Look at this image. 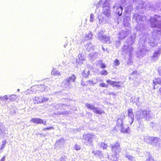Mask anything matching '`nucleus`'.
<instances>
[{
    "label": "nucleus",
    "instance_id": "1a4fd4ad",
    "mask_svg": "<svg viewBox=\"0 0 161 161\" xmlns=\"http://www.w3.org/2000/svg\"><path fill=\"white\" fill-rule=\"evenodd\" d=\"M96 136L93 133H88L84 135L83 139L85 140V144L86 145L90 146L92 144L93 139H96Z\"/></svg>",
    "mask_w": 161,
    "mask_h": 161
},
{
    "label": "nucleus",
    "instance_id": "f3484780",
    "mask_svg": "<svg viewBox=\"0 0 161 161\" xmlns=\"http://www.w3.org/2000/svg\"><path fill=\"white\" fill-rule=\"evenodd\" d=\"M30 121L38 124L42 123L43 125H46V121L43 122L42 119L39 118H32Z\"/></svg>",
    "mask_w": 161,
    "mask_h": 161
},
{
    "label": "nucleus",
    "instance_id": "423d86ee",
    "mask_svg": "<svg viewBox=\"0 0 161 161\" xmlns=\"http://www.w3.org/2000/svg\"><path fill=\"white\" fill-rule=\"evenodd\" d=\"M103 34V31L102 30L100 31L97 36L98 39L103 43L108 44L111 43L112 42V40L110 38V37L106 35H104Z\"/></svg>",
    "mask_w": 161,
    "mask_h": 161
},
{
    "label": "nucleus",
    "instance_id": "4d7b16f0",
    "mask_svg": "<svg viewBox=\"0 0 161 161\" xmlns=\"http://www.w3.org/2000/svg\"><path fill=\"white\" fill-rule=\"evenodd\" d=\"M113 86H114L119 87L120 85L119 84L118 82L116 81H114Z\"/></svg>",
    "mask_w": 161,
    "mask_h": 161
},
{
    "label": "nucleus",
    "instance_id": "f03ea898",
    "mask_svg": "<svg viewBox=\"0 0 161 161\" xmlns=\"http://www.w3.org/2000/svg\"><path fill=\"white\" fill-rule=\"evenodd\" d=\"M133 19L138 23L136 27V30L139 31L141 32L143 31L145 29L143 22L146 20V17L142 14H140L138 13H136L134 15Z\"/></svg>",
    "mask_w": 161,
    "mask_h": 161
},
{
    "label": "nucleus",
    "instance_id": "4468645a",
    "mask_svg": "<svg viewBox=\"0 0 161 161\" xmlns=\"http://www.w3.org/2000/svg\"><path fill=\"white\" fill-rule=\"evenodd\" d=\"M161 53V50L159 49L158 50L155 51L151 59L154 61L157 60Z\"/></svg>",
    "mask_w": 161,
    "mask_h": 161
},
{
    "label": "nucleus",
    "instance_id": "a211bd4d",
    "mask_svg": "<svg viewBox=\"0 0 161 161\" xmlns=\"http://www.w3.org/2000/svg\"><path fill=\"white\" fill-rule=\"evenodd\" d=\"M98 53L95 52L91 53L89 55V58L90 59L94 60L98 58Z\"/></svg>",
    "mask_w": 161,
    "mask_h": 161
},
{
    "label": "nucleus",
    "instance_id": "0eeeda50",
    "mask_svg": "<svg viewBox=\"0 0 161 161\" xmlns=\"http://www.w3.org/2000/svg\"><path fill=\"white\" fill-rule=\"evenodd\" d=\"M138 48L137 51V56L138 57L145 55L148 50L146 48L144 41H140L138 43Z\"/></svg>",
    "mask_w": 161,
    "mask_h": 161
},
{
    "label": "nucleus",
    "instance_id": "052dcab7",
    "mask_svg": "<svg viewBox=\"0 0 161 161\" xmlns=\"http://www.w3.org/2000/svg\"><path fill=\"white\" fill-rule=\"evenodd\" d=\"M75 149L76 150L80 149V147L79 145H76L75 146Z\"/></svg>",
    "mask_w": 161,
    "mask_h": 161
},
{
    "label": "nucleus",
    "instance_id": "9d476101",
    "mask_svg": "<svg viewBox=\"0 0 161 161\" xmlns=\"http://www.w3.org/2000/svg\"><path fill=\"white\" fill-rule=\"evenodd\" d=\"M130 33V31L128 29H126V31H121L119 34V40L117 42V45H119L120 44V40H121L122 39H124Z\"/></svg>",
    "mask_w": 161,
    "mask_h": 161
},
{
    "label": "nucleus",
    "instance_id": "473e14b6",
    "mask_svg": "<svg viewBox=\"0 0 161 161\" xmlns=\"http://www.w3.org/2000/svg\"><path fill=\"white\" fill-rule=\"evenodd\" d=\"M52 75H56L57 76H59L60 75V73L58 71L54 69H53L52 70L51 73Z\"/></svg>",
    "mask_w": 161,
    "mask_h": 161
},
{
    "label": "nucleus",
    "instance_id": "09e8293b",
    "mask_svg": "<svg viewBox=\"0 0 161 161\" xmlns=\"http://www.w3.org/2000/svg\"><path fill=\"white\" fill-rule=\"evenodd\" d=\"M6 143V141H2V143L0 149L2 150L3 148H4Z\"/></svg>",
    "mask_w": 161,
    "mask_h": 161
},
{
    "label": "nucleus",
    "instance_id": "2eb2a0df",
    "mask_svg": "<svg viewBox=\"0 0 161 161\" xmlns=\"http://www.w3.org/2000/svg\"><path fill=\"white\" fill-rule=\"evenodd\" d=\"M130 18L129 16H127L125 17L124 19L123 23L124 26L127 28H130Z\"/></svg>",
    "mask_w": 161,
    "mask_h": 161
},
{
    "label": "nucleus",
    "instance_id": "0e129e2a",
    "mask_svg": "<svg viewBox=\"0 0 161 161\" xmlns=\"http://www.w3.org/2000/svg\"><path fill=\"white\" fill-rule=\"evenodd\" d=\"M102 50L104 51H106V52H108V53L109 52V50H108V48H106V49H105V48L104 47H102Z\"/></svg>",
    "mask_w": 161,
    "mask_h": 161
},
{
    "label": "nucleus",
    "instance_id": "b1692460",
    "mask_svg": "<svg viewBox=\"0 0 161 161\" xmlns=\"http://www.w3.org/2000/svg\"><path fill=\"white\" fill-rule=\"evenodd\" d=\"M93 112L95 113L100 114L104 113L101 108L97 107H95Z\"/></svg>",
    "mask_w": 161,
    "mask_h": 161
},
{
    "label": "nucleus",
    "instance_id": "c756f323",
    "mask_svg": "<svg viewBox=\"0 0 161 161\" xmlns=\"http://www.w3.org/2000/svg\"><path fill=\"white\" fill-rule=\"evenodd\" d=\"M85 105L88 108L92 110L93 111L95 107L93 105L90 103H86Z\"/></svg>",
    "mask_w": 161,
    "mask_h": 161
},
{
    "label": "nucleus",
    "instance_id": "79ce46f5",
    "mask_svg": "<svg viewBox=\"0 0 161 161\" xmlns=\"http://www.w3.org/2000/svg\"><path fill=\"white\" fill-rule=\"evenodd\" d=\"M122 132L125 133H130V129L129 127L126 128V129H122Z\"/></svg>",
    "mask_w": 161,
    "mask_h": 161
},
{
    "label": "nucleus",
    "instance_id": "bb28decb",
    "mask_svg": "<svg viewBox=\"0 0 161 161\" xmlns=\"http://www.w3.org/2000/svg\"><path fill=\"white\" fill-rule=\"evenodd\" d=\"M122 11L123 8L122 7L120 6L119 7H117L116 13L119 16H120L122 15Z\"/></svg>",
    "mask_w": 161,
    "mask_h": 161
},
{
    "label": "nucleus",
    "instance_id": "8fccbe9b",
    "mask_svg": "<svg viewBox=\"0 0 161 161\" xmlns=\"http://www.w3.org/2000/svg\"><path fill=\"white\" fill-rule=\"evenodd\" d=\"M49 99L47 98L43 97H42L41 103H43L47 102L48 100Z\"/></svg>",
    "mask_w": 161,
    "mask_h": 161
},
{
    "label": "nucleus",
    "instance_id": "e433bc0d",
    "mask_svg": "<svg viewBox=\"0 0 161 161\" xmlns=\"http://www.w3.org/2000/svg\"><path fill=\"white\" fill-rule=\"evenodd\" d=\"M130 101L133 103H136L139 102V98L134 96L130 98Z\"/></svg>",
    "mask_w": 161,
    "mask_h": 161
},
{
    "label": "nucleus",
    "instance_id": "774afa93",
    "mask_svg": "<svg viewBox=\"0 0 161 161\" xmlns=\"http://www.w3.org/2000/svg\"><path fill=\"white\" fill-rule=\"evenodd\" d=\"M102 2H103L102 0H100L99 1L98 3L97 4V5L98 7L101 4V3Z\"/></svg>",
    "mask_w": 161,
    "mask_h": 161
},
{
    "label": "nucleus",
    "instance_id": "a18cd8bd",
    "mask_svg": "<svg viewBox=\"0 0 161 161\" xmlns=\"http://www.w3.org/2000/svg\"><path fill=\"white\" fill-rule=\"evenodd\" d=\"M0 99L2 101H4L5 100H7L9 99L8 97L7 96V95L3 96V97H1Z\"/></svg>",
    "mask_w": 161,
    "mask_h": 161
},
{
    "label": "nucleus",
    "instance_id": "6e6d98bb",
    "mask_svg": "<svg viewBox=\"0 0 161 161\" xmlns=\"http://www.w3.org/2000/svg\"><path fill=\"white\" fill-rule=\"evenodd\" d=\"M145 161H155L152 156H150L147 158Z\"/></svg>",
    "mask_w": 161,
    "mask_h": 161
},
{
    "label": "nucleus",
    "instance_id": "4c0bfd02",
    "mask_svg": "<svg viewBox=\"0 0 161 161\" xmlns=\"http://www.w3.org/2000/svg\"><path fill=\"white\" fill-rule=\"evenodd\" d=\"M117 125L118 126L121 127L123 125V124L122 120L121 119H118Z\"/></svg>",
    "mask_w": 161,
    "mask_h": 161
},
{
    "label": "nucleus",
    "instance_id": "603ef678",
    "mask_svg": "<svg viewBox=\"0 0 161 161\" xmlns=\"http://www.w3.org/2000/svg\"><path fill=\"white\" fill-rule=\"evenodd\" d=\"M67 159L65 156L62 157L58 161H67Z\"/></svg>",
    "mask_w": 161,
    "mask_h": 161
},
{
    "label": "nucleus",
    "instance_id": "6ab92c4d",
    "mask_svg": "<svg viewBox=\"0 0 161 161\" xmlns=\"http://www.w3.org/2000/svg\"><path fill=\"white\" fill-rule=\"evenodd\" d=\"M108 157L113 161H117L119 159V155L116 153H114V155L109 156Z\"/></svg>",
    "mask_w": 161,
    "mask_h": 161
},
{
    "label": "nucleus",
    "instance_id": "f257e3e1",
    "mask_svg": "<svg viewBox=\"0 0 161 161\" xmlns=\"http://www.w3.org/2000/svg\"><path fill=\"white\" fill-rule=\"evenodd\" d=\"M103 8V13L98 16L99 23L101 24L108 23L109 21L110 12L108 0H106L104 3Z\"/></svg>",
    "mask_w": 161,
    "mask_h": 161
},
{
    "label": "nucleus",
    "instance_id": "6e6552de",
    "mask_svg": "<svg viewBox=\"0 0 161 161\" xmlns=\"http://www.w3.org/2000/svg\"><path fill=\"white\" fill-rule=\"evenodd\" d=\"M75 77L74 75L64 80L61 83L62 86L64 88H70V85L72 83H74L75 79Z\"/></svg>",
    "mask_w": 161,
    "mask_h": 161
},
{
    "label": "nucleus",
    "instance_id": "37998d69",
    "mask_svg": "<svg viewBox=\"0 0 161 161\" xmlns=\"http://www.w3.org/2000/svg\"><path fill=\"white\" fill-rule=\"evenodd\" d=\"M87 84L94 86L97 84V82H94L92 80H89L86 81Z\"/></svg>",
    "mask_w": 161,
    "mask_h": 161
},
{
    "label": "nucleus",
    "instance_id": "864d4df0",
    "mask_svg": "<svg viewBox=\"0 0 161 161\" xmlns=\"http://www.w3.org/2000/svg\"><path fill=\"white\" fill-rule=\"evenodd\" d=\"M86 37H88V39H92V34L91 32H89L88 33V35H86Z\"/></svg>",
    "mask_w": 161,
    "mask_h": 161
},
{
    "label": "nucleus",
    "instance_id": "338daca9",
    "mask_svg": "<svg viewBox=\"0 0 161 161\" xmlns=\"http://www.w3.org/2000/svg\"><path fill=\"white\" fill-rule=\"evenodd\" d=\"M5 156L3 157L0 160V161H5Z\"/></svg>",
    "mask_w": 161,
    "mask_h": 161
},
{
    "label": "nucleus",
    "instance_id": "a19ab883",
    "mask_svg": "<svg viewBox=\"0 0 161 161\" xmlns=\"http://www.w3.org/2000/svg\"><path fill=\"white\" fill-rule=\"evenodd\" d=\"M156 41H155V40L153 39V40H150V42H149V44L152 47H153L155 46L156 44Z\"/></svg>",
    "mask_w": 161,
    "mask_h": 161
},
{
    "label": "nucleus",
    "instance_id": "f704fd0d",
    "mask_svg": "<svg viewBox=\"0 0 161 161\" xmlns=\"http://www.w3.org/2000/svg\"><path fill=\"white\" fill-rule=\"evenodd\" d=\"M17 96L15 95H10L8 97L9 99L11 101H13L15 100L17 98Z\"/></svg>",
    "mask_w": 161,
    "mask_h": 161
},
{
    "label": "nucleus",
    "instance_id": "58836bf2",
    "mask_svg": "<svg viewBox=\"0 0 161 161\" xmlns=\"http://www.w3.org/2000/svg\"><path fill=\"white\" fill-rule=\"evenodd\" d=\"M155 124L157 125L156 128L158 131L160 132H161V124H160V122H159L155 123Z\"/></svg>",
    "mask_w": 161,
    "mask_h": 161
},
{
    "label": "nucleus",
    "instance_id": "c85d7f7f",
    "mask_svg": "<svg viewBox=\"0 0 161 161\" xmlns=\"http://www.w3.org/2000/svg\"><path fill=\"white\" fill-rule=\"evenodd\" d=\"M149 35L148 33H145L143 36V40H144V41L145 42L148 41L149 39Z\"/></svg>",
    "mask_w": 161,
    "mask_h": 161
},
{
    "label": "nucleus",
    "instance_id": "2f4dec72",
    "mask_svg": "<svg viewBox=\"0 0 161 161\" xmlns=\"http://www.w3.org/2000/svg\"><path fill=\"white\" fill-rule=\"evenodd\" d=\"M42 97L40 98L38 97H35L33 99L35 103H41Z\"/></svg>",
    "mask_w": 161,
    "mask_h": 161
},
{
    "label": "nucleus",
    "instance_id": "ddd939ff",
    "mask_svg": "<svg viewBox=\"0 0 161 161\" xmlns=\"http://www.w3.org/2000/svg\"><path fill=\"white\" fill-rule=\"evenodd\" d=\"M152 142L151 145L153 146L159 147H161V140L158 138L153 137Z\"/></svg>",
    "mask_w": 161,
    "mask_h": 161
},
{
    "label": "nucleus",
    "instance_id": "49530a36",
    "mask_svg": "<svg viewBox=\"0 0 161 161\" xmlns=\"http://www.w3.org/2000/svg\"><path fill=\"white\" fill-rule=\"evenodd\" d=\"M100 74L102 75H108V73L106 70H103L101 71Z\"/></svg>",
    "mask_w": 161,
    "mask_h": 161
},
{
    "label": "nucleus",
    "instance_id": "13d9d810",
    "mask_svg": "<svg viewBox=\"0 0 161 161\" xmlns=\"http://www.w3.org/2000/svg\"><path fill=\"white\" fill-rule=\"evenodd\" d=\"M114 81H112L110 80H107V82L110 84V85H113Z\"/></svg>",
    "mask_w": 161,
    "mask_h": 161
},
{
    "label": "nucleus",
    "instance_id": "412c9836",
    "mask_svg": "<svg viewBox=\"0 0 161 161\" xmlns=\"http://www.w3.org/2000/svg\"><path fill=\"white\" fill-rule=\"evenodd\" d=\"M153 137L146 136H144V141L149 144H151Z\"/></svg>",
    "mask_w": 161,
    "mask_h": 161
},
{
    "label": "nucleus",
    "instance_id": "7c9ffc66",
    "mask_svg": "<svg viewBox=\"0 0 161 161\" xmlns=\"http://www.w3.org/2000/svg\"><path fill=\"white\" fill-rule=\"evenodd\" d=\"M92 153L97 156H98L100 158L103 156V153L101 151H97L95 152V151H93Z\"/></svg>",
    "mask_w": 161,
    "mask_h": 161
},
{
    "label": "nucleus",
    "instance_id": "5701e85b",
    "mask_svg": "<svg viewBox=\"0 0 161 161\" xmlns=\"http://www.w3.org/2000/svg\"><path fill=\"white\" fill-rule=\"evenodd\" d=\"M96 65L97 66H100L101 68L102 69L105 68L106 67V65L103 63L102 60H101L97 61Z\"/></svg>",
    "mask_w": 161,
    "mask_h": 161
},
{
    "label": "nucleus",
    "instance_id": "7ed1b4c3",
    "mask_svg": "<svg viewBox=\"0 0 161 161\" xmlns=\"http://www.w3.org/2000/svg\"><path fill=\"white\" fill-rule=\"evenodd\" d=\"M150 23L152 28H156L159 31H161V16L155 15L150 18Z\"/></svg>",
    "mask_w": 161,
    "mask_h": 161
},
{
    "label": "nucleus",
    "instance_id": "a878e982",
    "mask_svg": "<svg viewBox=\"0 0 161 161\" xmlns=\"http://www.w3.org/2000/svg\"><path fill=\"white\" fill-rule=\"evenodd\" d=\"M125 156L129 160L131 161L135 160V158L133 156L130 155L128 153H126L125 154Z\"/></svg>",
    "mask_w": 161,
    "mask_h": 161
},
{
    "label": "nucleus",
    "instance_id": "20e7f679",
    "mask_svg": "<svg viewBox=\"0 0 161 161\" xmlns=\"http://www.w3.org/2000/svg\"><path fill=\"white\" fill-rule=\"evenodd\" d=\"M136 116L138 121L143 118L147 120H149L152 119V114L149 111L141 110L136 112Z\"/></svg>",
    "mask_w": 161,
    "mask_h": 161
},
{
    "label": "nucleus",
    "instance_id": "aec40b11",
    "mask_svg": "<svg viewBox=\"0 0 161 161\" xmlns=\"http://www.w3.org/2000/svg\"><path fill=\"white\" fill-rule=\"evenodd\" d=\"M54 106L56 109H65L67 107V105L63 104H55Z\"/></svg>",
    "mask_w": 161,
    "mask_h": 161
},
{
    "label": "nucleus",
    "instance_id": "393cba45",
    "mask_svg": "<svg viewBox=\"0 0 161 161\" xmlns=\"http://www.w3.org/2000/svg\"><path fill=\"white\" fill-rule=\"evenodd\" d=\"M90 73V70L88 69H85L82 73V76L85 78H87Z\"/></svg>",
    "mask_w": 161,
    "mask_h": 161
},
{
    "label": "nucleus",
    "instance_id": "e2e57ef3",
    "mask_svg": "<svg viewBox=\"0 0 161 161\" xmlns=\"http://www.w3.org/2000/svg\"><path fill=\"white\" fill-rule=\"evenodd\" d=\"M157 94L159 96H161V87L158 91Z\"/></svg>",
    "mask_w": 161,
    "mask_h": 161
},
{
    "label": "nucleus",
    "instance_id": "3c124183",
    "mask_svg": "<svg viewBox=\"0 0 161 161\" xmlns=\"http://www.w3.org/2000/svg\"><path fill=\"white\" fill-rule=\"evenodd\" d=\"M128 118L129 123H130V124H131L133 122V120H134V117H132V118H131L130 117L128 116Z\"/></svg>",
    "mask_w": 161,
    "mask_h": 161
},
{
    "label": "nucleus",
    "instance_id": "c03bdc74",
    "mask_svg": "<svg viewBox=\"0 0 161 161\" xmlns=\"http://www.w3.org/2000/svg\"><path fill=\"white\" fill-rule=\"evenodd\" d=\"M78 58L80 60H85L84 55L82 54H79L78 55Z\"/></svg>",
    "mask_w": 161,
    "mask_h": 161
},
{
    "label": "nucleus",
    "instance_id": "f8f14e48",
    "mask_svg": "<svg viewBox=\"0 0 161 161\" xmlns=\"http://www.w3.org/2000/svg\"><path fill=\"white\" fill-rule=\"evenodd\" d=\"M133 50V48L130 46L125 45L122 48L123 52L129 54L130 56H131ZM129 57L130 58V56H129Z\"/></svg>",
    "mask_w": 161,
    "mask_h": 161
},
{
    "label": "nucleus",
    "instance_id": "c9c22d12",
    "mask_svg": "<svg viewBox=\"0 0 161 161\" xmlns=\"http://www.w3.org/2000/svg\"><path fill=\"white\" fill-rule=\"evenodd\" d=\"M158 31L156 30L152 32L153 39L155 40L158 36Z\"/></svg>",
    "mask_w": 161,
    "mask_h": 161
},
{
    "label": "nucleus",
    "instance_id": "680f3d73",
    "mask_svg": "<svg viewBox=\"0 0 161 161\" xmlns=\"http://www.w3.org/2000/svg\"><path fill=\"white\" fill-rule=\"evenodd\" d=\"M54 129V128H53V127L51 126V127H47V128H44L43 129V130H44L45 131L47 130H51V129Z\"/></svg>",
    "mask_w": 161,
    "mask_h": 161
},
{
    "label": "nucleus",
    "instance_id": "39448f33",
    "mask_svg": "<svg viewBox=\"0 0 161 161\" xmlns=\"http://www.w3.org/2000/svg\"><path fill=\"white\" fill-rule=\"evenodd\" d=\"M146 3L143 1H140V3L138 6H137L136 9H138L139 8L143 9V10L148 11L151 9L153 11H155L158 9V6L152 5L151 3H149L147 6Z\"/></svg>",
    "mask_w": 161,
    "mask_h": 161
},
{
    "label": "nucleus",
    "instance_id": "de8ad7c7",
    "mask_svg": "<svg viewBox=\"0 0 161 161\" xmlns=\"http://www.w3.org/2000/svg\"><path fill=\"white\" fill-rule=\"evenodd\" d=\"M94 15L93 14H91L90 16V21L91 22H93L94 21Z\"/></svg>",
    "mask_w": 161,
    "mask_h": 161
},
{
    "label": "nucleus",
    "instance_id": "dca6fc26",
    "mask_svg": "<svg viewBox=\"0 0 161 161\" xmlns=\"http://www.w3.org/2000/svg\"><path fill=\"white\" fill-rule=\"evenodd\" d=\"M135 35H132L128 37L126 41L127 44L129 45L133 44L135 42Z\"/></svg>",
    "mask_w": 161,
    "mask_h": 161
},
{
    "label": "nucleus",
    "instance_id": "5fc2aeb1",
    "mask_svg": "<svg viewBox=\"0 0 161 161\" xmlns=\"http://www.w3.org/2000/svg\"><path fill=\"white\" fill-rule=\"evenodd\" d=\"M99 86L102 87H108V84H105L104 83H102L100 84Z\"/></svg>",
    "mask_w": 161,
    "mask_h": 161
},
{
    "label": "nucleus",
    "instance_id": "cd10ccee",
    "mask_svg": "<svg viewBox=\"0 0 161 161\" xmlns=\"http://www.w3.org/2000/svg\"><path fill=\"white\" fill-rule=\"evenodd\" d=\"M64 142V138H62L58 140L55 143L56 145H59V146L62 145Z\"/></svg>",
    "mask_w": 161,
    "mask_h": 161
},
{
    "label": "nucleus",
    "instance_id": "72a5a7b5",
    "mask_svg": "<svg viewBox=\"0 0 161 161\" xmlns=\"http://www.w3.org/2000/svg\"><path fill=\"white\" fill-rule=\"evenodd\" d=\"M128 117H130L132 118L134 117V114L133 113L132 110L131 108H129L128 110Z\"/></svg>",
    "mask_w": 161,
    "mask_h": 161
},
{
    "label": "nucleus",
    "instance_id": "4be33fe9",
    "mask_svg": "<svg viewBox=\"0 0 161 161\" xmlns=\"http://www.w3.org/2000/svg\"><path fill=\"white\" fill-rule=\"evenodd\" d=\"M154 89H155V86L157 84L161 85V78H156L154 79L153 81Z\"/></svg>",
    "mask_w": 161,
    "mask_h": 161
},
{
    "label": "nucleus",
    "instance_id": "69168bd1",
    "mask_svg": "<svg viewBox=\"0 0 161 161\" xmlns=\"http://www.w3.org/2000/svg\"><path fill=\"white\" fill-rule=\"evenodd\" d=\"M158 72L159 73V75H161V67H159L158 69Z\"/></svg>",
    "mask_w": 161,
    "mask_h": 161
},
{
    "label": "nucleus",
    "instance_id": "bf43d9fd",
    "mask_svg": "<svg viewBox=\"0 0 161 161\" xmlns=\"http://www.w3.org/2000/svg\"><path fill=\"white\" fill-rule=\"evenodd\" d=\"M119 64V60L116 59L114 62V64L116 66H118Z\"/></svg>",
    "mask_w": 161,
    "mask_h": 161
},
{
    "label": "nucleus",
    "instance_id": "ea45409f",
    "mask_svg": "<svg viewBox=\"0 0 161 161\" xmlns=\"http://www.w3.org/2000/svg\"><path fill=\"white\" fill-rule=\"evenodd\" d=\"M100 147H102L103 149L107 148L108 147V145L107 144L103 142H102L100 144Z\"/></svg>",
    "mask_w": 161,
    "mask_h": 161
},
{
    "label": "nucleus",
    "instance_id": "9b49d317",
    "mask_svg": "<svg viewBox=\"0 0 161 161\" xmlns=\"http://www.w3.org/2000/svg\"><path fill=\"white\" fill-rule=\"evenodd\" d=\"M111 147V150L114 153H120L121 151V149L120 147V145L119 143L116 142V143L110 145Z\"/></svg>",
    "mask_w": 161,
    "mask_h": 161
}]
</instances>
